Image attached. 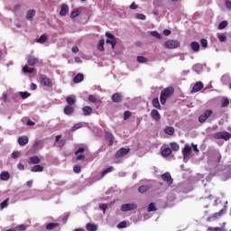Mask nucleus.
Masks as SVG:
<instances>
[{
    "label": "nucleus",
    "instance_id": "obj_4",
    "mask_svg": "<svg viewBox=\"0 0 231 231\" xmlns=\"http://www.w3.org/2000/svg\"><path fill=\"white\" fill-rule=\"evenodd\" d=\"M40 82L45 88H53V81L44 74L40 75Z\"/></svg>",
    "mask_w": 231,
    "mask_h": 231
},
{
    "label": "nucleus",
    "instance_id": "obj_57",
    "mask_svg": "<svg viewBox=\"0 0 231 231\" xmlns=\"http://www.w3.org/2000/svg\"><path fill=\"white\" fill-rule=\"evenodd\" d=\"M22 98H28V97H30V94L28 92H21L20 93Z\"/></svg>",
    "mask_w": 231,
    "mask_h": 231
},
{
    "label": "nucleus",
    "instance_id": "obj_40",
    "mask_svg": "<svg viewBox=\"0 0 231 231\" xmlns=\"http://www.w3.org/2000/svg\"><path fill=\"white\" fill-rule=\"evenodd\" d=\"M226 26H228V22L227 21H222L218 24V30H225V28H226Z\"/></svg>",
    "mask_w": 231,
    "mask_h": 231
},
{
    "label": "nucleus",
    "instance_id": "obj_48",
    "mask_svg": "<svg viewBox=\"0 0 231 231\" xmlns=\"http://www.w3.org/2000/svg\"><path fill=\"white\" fill-rule=\"evenodd\" d=\"M21 156V152L19 151H15L12 152V158H14V160H17V158H19Z\"/></svg>",
    "mask_w": 231,
    "mask_h": 231
},
{
    "label": "nucleus",
    "instance_id": "obj_51",
    "mask_svg": "<svg viewBox=\"0 0 231 231\" xmlns=\"http://www.w3.org/2000/svg\"><path fill=\"white\" fill-rule=\"evenodd\" d=\"M127 227V222L122 221L117 225V228H126Z\"/></svg>",
    "mask_w": 231,
    "mask_h": 231
},
{
    "label": "nucleus",
    "instance_id": "obj_45",
    "mask_svg": "<svg viewBox=\"0 0 231 231\" xmlns=\"http://www.w3.org/2000/svg\"><path fill=\"white\" fill-rule=\"evenodd\" d=\"M14 229L16 231H24V230H26V225H24V224L19 225L16 227H14Z\"/></svg>",
    "mask_w": 231,
    "mask_h": 231
},
{
    "label": "nucleus",
    "instance_id": "obj_56",
    "mask_svg": "<svg viewBox=\"0 0 231 231\" xmlns=\"http://www.w3.org/2000/svg\"><path fill=\"white\" fill-rule=\"evenodd\" d=\"M58 143V147L62 148L64 145H66V140L62 139Z\"/></svg>",
    "mask_w": 231,
    "mask_h": 231
},
{
    "label": "nucleus",
    "instance_id": "obj_26",
    "mask_svg": "<svg viewBox=\"0 0 231 231\" xmlns=\"http://www.w3.org/2000/svg\"><path fill=\"white\" fill-rule=\"evenodd\" d=\"M190 49L192 50V51H195V53H197V51H199V43H198V42H192L190 43Z\"/></svg>",
    "mask_w": 231,
    "mask_h": 231
},
{
    "label": "nucleus",
    "instance_id": "obj_47",
    "mask_svg": "<svg viewBox=\"0 0 231 231\" xmlns=\"http://www.w3.org/2000/svg\"><path fill=\"white\" fill-rule=\"evenodd\" d=\"M10 201V199H6L5 200H4L1 204L0 207L1 208H6V207H8V202Z\"/></svg>",
    "mask_w": 231,
    "mask_h": 231
},
{
    "label": "nucleus",
    "instance_id": "obj_18",
    "mask_svg": "<svg viewBox=\"0 0 231 231\" xmlns=\"http://www.w3.org/2000/svg\"><path fill=\"white\" fill-rule=\"evenodd\" d=\"M151 116L153 120H155V122L160 121V118H162V116H160V112H158V110L156 109L152 110Z\"/></svg>",
    "mask_w": 231,
    "mask_h": 231
},
{
    "label": "nucleus",
    "instance_id": "obj_60",
    "mask_svg": "<svg viewBox=\"0 0 231 231\" xmlns=\"http://www.w3.org/2000/svg\"><path fill=\"white\" fill-rule=\"evenodd\" d=\"M171 32L169 29H166L163 31V35H165L166 37H169V35H171Z\"/></svg>",
    "mask_w": 231,
    "mask_h": 231
},
{
    "label": "nucleus",
    "instance_id": "obj_2",
    "mask_svg": "<svg viewBox=\"0 0 231 231\" xmlns=\"http://www.w3.org/2000/svg\"><path fill=\"white\" fill-rule=\"evenodd\" d=\"M213 138L215 140H224L225 142H228L231 138V134L226 131L217 132L213 134Z\"/></svg>",
    "mask_w": 231,
    "mask_h": 231
},
{
    "label": "nucleus",
    "instance_id": "obj_28",
    "mask_svg": "<svg viewBox=\"0 0 231 231\" xmlns=\"http://www.w3.org/2000/svg\"><path fill=\"white\" fill-rule=\"evenodd\" d=\"M66 102L69 106H73L77 102V99H75V96H69L66 97Z\"/></svg>",
    "mask_w": 231,
    "mask_h": 231
},
{
    "label": "nucleus",
    "instance_id": "obj_54",
    "mask_svg": "<svg viewBox=\"0 0 231 231\" xmlns=\"http://www.w3.org/2000/svg\"><path fill=\"white\" fill-rule=\"evenodd\" d=\"M228 104H230V100H228V98H225L222 102V107H226L228 106Z\"/></svg>",
    "mask_w": 231,
    "mask_h": 231
},
{
    "label": "nucleus",
    "instance_id": "obj_42",
    "mask_svg": "<svg viewBox=\"0 0 231 231\" xmlns=\"http://www.w3.org/2000/svg\"><path fill=\"white\" fill-rule=\"evenodd\" d=\"M156 206H154V202H151L148 206V212H155Z\"/></svg>",
    "mask_w": 231,
    "mask_h": 231
},
{
    "label": "nucleus",
    "instance_id": "obj_62",
    "mask_svg": "<svg viewBox=\"0 0 231 231\" xmlns=\"http://www.w3.org/2000/svg\"><path fill=\"white\" fill-rule=\"evenodd\" d=\"M85 158H86L85 154H79L77 156L76 160L81 161V160H85Z\"/></svg>",
    "mask_w": 231,
    "mask_h": 231
},
{
    "label": "nucleus",
    "instance_id": "obj_38",
    "mask_svg": "<svg viewBox=\"0 0 231 231\" xmlns=\"http://www.w3.org/2000/svg\"><path fill=\"white\" fill-rule=\"evenodd\" d=\"M23 73H33V71H35V68H28V65H25L23 68Z\"/></svg>",
    "mask_w": 231,
    "mask_h": 231
},
{
    "label": "nucleus",
    "instance_id": "obj_23",
    "mask_svg": "<svg viewBox=\"0 0 231 231\" xmlns=\"http://www.w3.org/2000/svg\"><path fill=\"white\" fill-rule=\"evenodd\" d=\"M60 224L59 223H49L46 225V230H55V228H59Z\"/></svg>",
    "mask_w": 231,
    "mask_h": 231
},
{
    "label": "nucleus",
    "instance_id": "obj_61",
    "mask_svg": "<svg viewBox=\"0 0 231 231\" xmlns=\"http://www.w3.org/2000/svg\"><path fill=\"white\" fill-rule=\"evenodd\" d=\"M85 151L84 147H80L75 152V154H79V152H84Z\"/></svg>",
    "mask_w": 231,
    "mask_h": 231
},
{
    "label": "nucleus",
    "instance_id": "obj_58",
    "mask_svg": "<svg viewBox=\"0 0 231 231\" xmlns=\"http://www.w3.org/2000/svg\"><path fill=\"white\" fill-rule=\"evenodd\" d=\"M221 227H208V231H221Z\"/></svg>",
    "mask_w": 231,
    "mask_h": 231
},
{
    "label": "nucleus",
    "instance_id": "obj_22",
    "mask_svg": "<svg viewBox=\"0 0 231 231\" xmlns=\"http://www.w3.org/2000/svg\"><path fill=\"white\" fill-rule=\"evenodd\" d=\"M162 156H163V158H167L168 156H171V154H172V149L171 148H164L162 152H161Z\"/></svg>",
    "mask_w": 231,
    "mask_h": 231
},
{
    "label": "nucleus",
    "instance_id": "obj_10",
    "mask_svg": "<svg viewBox=\"0 0 231 231\" xmlns=\"http://www.w3.org/2000/svg\"><path fill=\"white\" fill-rule=\"evenodd\" d=\"M203 88H204L203 82L198 81L193 86V88L191 89V93H198V92L201 91V89H203Z\"/></svg>",
    "mask_w": 231,
    "mask_h": 231
},
{
    "label": "nucleus",
    "instance_id": "obj_53",
    "mask_svg": "<svg viewBox=\"0 0 231 231\" xmlns=\"http://www.w3.org/2000/svg\"><path fill=\"white\" fill-rule=\"evenodd\" d=\"M136 19H140L141 21H145L146 16L143 14H136Z\"/></svg>",
    "mask_w": 231,
    "mask_h": 231
},
{
    "label": "nucleus",
    "instance_id": "obj_11",
    "mask_svg": "<svg viewBox=\"0 0 231 231\" xmlns=\"http://www.w3.org/2000/svg\"><path fill=\"white\" fill-rule=\"evenodd\" d=\"M69 13V6H68V5H65V4L61 5L60 15L61 17H66Z\"/></svg>",
    "mask_w": 231,
    "mask_h": 231
},
{
    "label": "nucleus",
    "instance_id": "obj_6",
    "mask_svg": "<svg viewBox=\"0 0 231 231\" xmlns=\"http://www.w3.org/2000/svg\"><path fill=\"white\" fill-rule=\"evenodd\" d=\"M212 110L211 109H208L206 111H204L202 113L201 116H199V122L200 124H205V122H207V119L210 118V116H212Z\"/></svg>",
    "mask_w": 231,
    "mask_h": 231
},
{
    "label": "nucleus",
    "instance_id": "obj_55",
    "mask_svg": "<svg viewBox=\"0 0 231 231\" xmlns=\"http://www.w3.org/2000/svg\"><path fill=\"white\" fill-rule=\"evenodd\" d=\"M99 208L103 210L104 214H106V210H107V204H100Z\"/></svg>",
    "mask_w": 231,
    "mask_h": 231
},
{
    "label": "nucleus",
    "instance_id": "obj_39",
    "mask_svg": "<svg viewBox=\"0 0 231 231\" xmlns=\"http://www.w3.org/2000/svg\"><path fill=\"white\" fill-rule=\"evenodd\" d=\"M81 127H84V124L83 123H77L76 125H74L71 128V131L75 132L78 129H81Z\"/></svg>",
    "mask_w": 231,
    "mask_h": 231
},
{
    "label": "nucleus",
    "instance_id": "obj_36",
    "mask_svg": "<svg viewBox=\"0 0 231 231\" xmlns=\"http://www.w3.org/2000/svg\"><path fill=\"white\" fill-rule=\"evenodd\" d=\"M79 15H80V10L79 9H75L70 14V19H75V17H79Z\"/></svg>",
    "mask_w": 231,
    "mask_h": 231
},
{
    "label": "nucleus",
    "instance_id": "obj_5",
    "mask_svg": "<svg viewBox=\"0 0 231 231\" xmlns=\"http://www.w3.org/2000/svg\"><path fill=\"white\" fill-rule=\"evenodd\" d=\"M106 37H107L106 39V44H111V48L112 50H114V48L116 46V37H115V35H113L110 32H106Z\"/></svg>",
    "mask_w": 231,
    "mask_h": 231
},
{
    "label": "nucleus",
    "instance_id": "obj_20",
    "mask_svg": "<svg viewBox=\"0 0 231 231\" xmlns=\"http://www.w3.org/2000/svg\"><path fill=\"white\" fill-rule=\"evenodd\" d=\"M28 142H29V139H28V136H26V135H23L18 138V143L21 146L26 145V143H28Z\"/></svg>",
    "mask_w": 231,
    "mask_h": 231
},
{
    "label": "nucleus",
    "instance_id": "obj_14",
    "mask_svg": "<svg viewBox=\"0 0 231 231\" xmlns=\"http://www.w3.org/2000/svg\"><path fill=\"white\" fill-rule=\"evenodd\" d=\"M84 116H89L93 115V108L89 106H86L82 107Z\"/></svg>",
    "mask_w": 231,
    "mask_h": 231
},
{
    "label": "nucleus",
    "instance_id": "obj_46",
    "mask_svg": "<svg viewBox=\"0 0 231 231\" xmlns=\"http://www.w3.org/2000/svg\"><path fill=\"white\" fill-rule=\"evenodd\" d=\"M223 214H225V209H221L219 212L213 214V217L215 218L221 217Z\"/></svg>",
    "mask_w": 231,
    "mask_h": 231
},
{
    "label": "nucleus",
    "instance_id": "obj_43",
    "mask_svg": "<svg viewBox=\"0 0 231 231\" xmlns=\"http://www.w3.org/2000/svg\"><path fill=\"white\" fill-rule=\"evenodd\" d=\"M82 171V167L80 165H75L73 167V171L76 173V174H80Z\"/></svg>",
    "mask_w": 231,
    "mask_h": 231
},
{
    "label": "nucleus",
    "instance_id": "obj_34",
    "mask_svg": "<svg viewBox=\"0 0 231 231\" xmlns=\"http://www.w3.org/2000/svg\"><path fill=\"white\" fill-rule=\"evenodd\" d=\"M48 41V36L46 34H42L36 42H39L40 44H44Z\"/></svg>",
    "mask_w": 231,
    "mask_h": 231
},
{
    "label": "nucleus",
    "instance_id": "obj_52",
    "mask_svg": "<svg viewBox=\"0 0 231 231\" xmlns=\"http://www.w3.org/2000/svg\"><path fill=\"white\" fill-rule=\"evenodd\" d=\"M131 118V112L130 111H125L124 113V120H129Z\"/></svg>",
    "mask_w": 231,
    "mask_h": 231
},
{
    "label": "nucleus",
    "instance_id": "obj_19",
    "mask_svg": "<svg viewBox=\"0 0 231 231\" xmlns=\"http://www.w3.org/2000/svg\"><path fill=\"white\" fill-rule=\"evenodd\" d=\"M1 181H8L10 180V172L5 171L0 173Z\"/></svg>",
    "mask_w": 231,
    "mask_h": 231
},
{
    "label": "nucleus",
    "instance_id": "obj_59",
    "mask_svg": "<svg viewBox=\"0 0 231 231\" xmlns=\"http://www.w3.org/2000/svg\"><path fill=\"white\" fill-rule=\"evenodd\" d=\"M226 7L227 10H231V1L226 0Z\"/></svg>",
    "mask_w": 231,
    "mask_h": 231
},
{
    "label": "nucleus",
    "instance_id": "obj_7",
    "mask_svg": "<svg viewBox=\"0 0 231 231\" xmlns=\"http://www.w3.org/2000/svg\"><path fill=\"white\" fill-rule=\"evenodd\" d=\"M138 208V205L132 203V204H123L121 206L122 212H129V210H136Z\"/></svg>",
    "mask_w": 231,
    "mask_h": 231
},
{
    "label": "nucleus",
    "instance_id": "obj_35",
    "mask_svg": "<svg viewBox=\"0 0 231 231\" xmlns=\"http://www.w3.org/2000/svg\"><path fill=\"white\" fill-rule=\"evenodd\" d=\"M164 133H166V134H169L170 136H172V134H174V127L172 126H168L165 128Z\"/></svg>",
    "mask_w": 231,
    "mask_h": 231
},
{
    "label": "nucleus",
    "instance_id": "obj_29",
    "mask_svg": "<svg viewBox=\"0 0 231 231\" xmlns=\"http://www.w3.org/2000/svg\"><path fill=\"white\" fill-rule=\"evenodd\" d=\"M149 189H151V187L149 185H143V186L139 187L138 190H139L140 194H145V192L147 190H149Z\"/></svg>",
    "mask_w": 231,
    "mask_h": 231
},
{
    "label": "nucleus",
    "instance_id": "obj_9",
    "mask_svg": "<svg viewBox=\"0 0 231 231\" xmlns=\"http://www.w3.org/2000/svg\"><path fill=\"white\" fill-rule=\"evenodd\" d=\"M162 180H164L168 185H172V177L171 173L165 172L161 176Z\"/></svg>",
    "mask_w": 231,
    "mask_h": 231
},
{
    "label": "nucleus",
    "instance_id": "obj_37",
    "mask_svg": "<svg viewBox=\"0 0 231 231\" xmlns=\"http://www.w3.org/2000/svg\"><path fill=\"white\" fill-rule=\"evenodd\" d=\"M170 147H171L172 151L175 152L180 151V144H178V143H171Z\"/></svg>",
    "mask_w": 231,
    "mask_h": 231
},
{
    "label": "nucleus",
    "instance_id": "obj_13",
    "mask_svg": "<svg viewBox=\"0 0 231 231\" xmlns=\"http://www.w3.org/2000/svg\"><path fill=\"white\" fill-rule=\"evenodd\" d=\"M64 115H67L68 116L73 115L75 113V107L71 106L70 105H68L63 109Z\"/></svg>",
    "mask_w": 231,
    "mask_h": 231
},
{
    "label": "nucleus",
    "instance_id": "obj_17",
    "mask_svg": "<svg viewBox=\"0 0 231 231\" xmlns=\"http://www.w3.org/2000/svg\"><path fill=\"white\" fill-rule=\"evenodd\" d=\"M88 100L92 104H97V106H102V100L97 99V97H95L94 95H89L88 96Z\"/></svg>",
    "mask_w": 231,
    "mask_h": 231
},
{
    "label": "nucleus",
    "instance_id": "obj_41",
    "mask_svg": "<svg viewBox=\"0 0 231 231\" xmlns=\"http://www.w3.org/2000/svg\"><path fill=\"white\" fill-rule=\"evenodd\" d=\"M217 39L220 41V42H226V36L223 33L217 34Z\"/></svg>",
    "mask_w": 231,
    "mask_h": 231
},
{
    "label": "nucleus",
    "instance_id": "obj_25",
    "mask_svg": "<svg viewBox=\"0 0 231 231\" xmlns=\"http://www.w3.org/2000/svg\"><path fill=\"white\" fill-rule=\"evenodd\" d=\"M42 171H44V167L39 164H36L31 168L32 172H42Z\"/></svg>",
    "mask_w": 231,
    "mask_h": 231
},
{
    "label": "nucleus",
    "instance_id": "obj_12",
    "mask_svg": "<svg viewBox=\"0 0 231 231\" xmlns=\"http://www.w3.org/2000/svg\"><path fill=\"white\" fill-rule=\"evenodd\" d=\"M27 63L28 66H35L36 64H39V58H36L34 56H28Z\"/></svg>",
    "mask_w": 231,
    "mask_h": 231
},
{
    "label": "nucleus",
    "instance_id": "obj_16",
    "mask_svg": "<svg viewBox=\"0 0 231 231\" xmlns=\"http://www.w3.org/2000/svg\"><path fill=\"white\" fill-rule=\"evenodd\" d=\"M30 165H37V163H41V158L37 155H33L29 158Z\"/></svg>",
    "mask_w": 231,
    "mask_h": 231
},
{
    "label": "nucleus",
    "instance_id": "obj_49",
    "mask_svg": "<svg viewBox=\"0 0 231 231\" xmlns=\"http://www.w3.org/2000/svg\"><path fill=\"white\" fill-rule=\"evenodd\" d=\"M151 35L152 36V37H155L156 39H162V34H160L158 32H156V31H152V32H151Z\"/></svg>",
    "mask_w": 231,
    "mask_h": 231
},
{
    "label": "nucleus",
    "instance_id": "obj_63",
    "mask_svg": "<svg viewBox=\"0 0 231 231\" xmlns=\"http://www.w3.org/2000/svg\"><path fill=\"white\" fill-rule=\"evenodd\" d=\"M39 145L42 147V141H36L33 144V147H39Z\"/></svg>",
    "mask_w": 231,
    "mask_h": 231
},
{
    "label": "nucleus",
    "instance_id": "obj_15",
    "mask_svg": "<svg viewBox=\"0 0 231 231\" xmlns=\"http://www.w3.org/2000/svg\"><path fill=\"white\" fill-rule=\"evenodd\" d=\"M190 152H192V148L189 146V144H185L184 148L182 149L183 158H188Z\"/></svg>",
    "mask_w": 231,
    "mask_h": 231
},
{
    "label": "nucleus",
    "instance_id": "obj_8",
    "mask_svg": "<svg viewBox=\"0 0 231 231\" xmlns=\"http://www.w3.org/2000/svg\"><path fill=\"white\" fill-rule=\"evenodd\" d=\"M131 152L130 148H121L116 153V158H124V156H127Z\"/></svg>",
    "mask_w": 231,
    "mask_h": 231
},
{
    "label": "nucleus",
    "instance_id": "obj_32",
    "mask_svg": "<svg viewBox=\"0 0 231 231\" xmlns=\"http://www.w3.org/2000/svg\"><path fill=\"white\" fill-rule=\"evenodd\" d=\"M86 228L88 231H97L98 227L95 224L88 223V224H87Z\"/></svg>",
    "mask_w": 231,
    "mask_h": 231
},
{
    "label": "nucleus",
    "instance_id": "obj_21",
    "mask_svg": "<svg viewBox=\"0 0 231 231\" xmlns=\"http://www.w3.org/2000/svg\"><path fill=\"white\" fill-rule=\"evenodd\" d=\"M112 100H113L116 104H118V103L122 102V94H120V93H115V94L112 96Z\"/></svg>",
    "mask_w": 231,
    "mask_h": 231
},
{
    "label": "nucleus",
    "instance_id": "obj_30",
    "mask_svg": "<svg viewBox=\"0 0 231 231\" xmlns=\"http://www.w3.org/2000/svg\"><path fill=\"white\" fill-rule=\"evenodd\" d=\"M113 171H115V168H113V166H109L102 171L101 178H104V176H106V174H109V172H113Z\"/></svg>",
    "mask_w": 231,
    "mask_h": 231
},
{
    "label": "nucleus",
    "instance_id": "obj_33",
    "mask_svg": "<svg viewBox=\"0 0 231 231\" xmlns=\"http://www.w3.org/2000/svg\"><path fill=\"white\" fill-rule=\"evenodd\" d=\"M104 44H106V41L104 39H101L97 43L98 51H104Z\"/></svg>",
    "mask_w": 231,
    "mask_h": 231
},
{
    "label": "nucleus",
    "instance_id": "obj_44",
    "mask_svg": "<svg viewBox=\"0 0 231 231\" xmlns=\"http://www.w3.org/2000/svg\"><path fill=\"white\" fill-rule=\"evenodd\" d=\"M137 62H140L141 64H145V62H147V58L143 56H138Z\"/></svg>",
    "mask_w": 231,
    "mask_h": 231
},
{
    "label": "nucleus",
    "instance_id": "obj_64",
    "mask_svg": "<svg viewBox=\"0 0 231 231\" xmlns=\"http://www.w3.org/2000/svg\"><path fill=\"white\" fill-rule=\"evenodd\" d=\"M72 53H79V47H77V46H74V47H72Z\"/></svg>",
    "mask_w": 231,
    "mask_h": 231
},
{
    "label": "nucleus",
    "instance_id": "obj_31",
    "mask_svg": "<svg viewBox=\"0 0 231 231\" xmlns=\"http://www.w3.org/2000/svg\"><path fill=\"white\" fill-rule=\"evenodd\" d=\"M152 106L155 109H162V106H160V99H158V97L152 99Z\"/></svg>",
    "mask_w": 231,
    "mask_h": 231
},
{
    "label": "nucleus",
    "instance_id": "obj_3",
    "mask_svg": "<svg viewBox=\"0 0 231 231\" xmlns=\"http://www.w3.org/2000/svg\"><path fill=\"white\" fill-rule=\"evenodd\" d=\"M163 46L166 50H176V48H180V43L177 40H168L164 42Z\"/></svg>",
    "mask_w": 231,
    "mask_h": 231
},
{
    "label": "nucleus",
    "instance_id": "obj_50",
    "mask_svg": "<svg viewBox=\"0 0 231 231\" xmlns=\"http://www.w3.org/2000/svg\"><path fill=\"white\" fill-rule=\"evenodd\" d=\"M200 44H201L202 48H208V42H207V39H201L200 40Z\"/></svg>",
    "mask_w": 231,
    "mask_h": 231
},
{
    "label": "nucleus",
    "instance_id": "obj_27",
    "mask_svg": "<svg viewBox=\"0 0 231 231\" xmlns=\"http://www.w3.org/2000/svg\"><path fill=\"white\" fill-rule=\"evenodd\" d=\"M82 80H84V74L80 73L73 79L74 84H79V82H82Z\"/></svg>",
    "mask_w": 231,
    "mask_h": 231
},
{
    "label": "nucleus",
    "instance_id": "obj_24",
    "mask_svg": "<svg viewBox=\"0 0 231 231\" xmlns=\"http://www.w3.org/2000/svg\"><path fill=\"white\" fill-rule=\"evenodd\" d=\"M33 17H35V10H29L26 14L27 21H33Z\"/></svg>",
    "mask_w": 231,
    "mask_h": 231
},
{
    "label": "nucleus",
    "instance_id": "obj_1",
    "mask_svg": "<svg viewBox=\"0 0 231 231\" xmlns=\"http://www.w3.org/2000/svg\"><path fill=\"white\" fill-rule=\"evenodd\" d=\"M174 95V88L167 87L161 92L160 102L162 106H165L167 98H171Z\"/></svg>",
    "mask_w": 231,
    "mask_h": 231
}]
</instances>
